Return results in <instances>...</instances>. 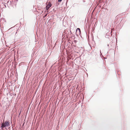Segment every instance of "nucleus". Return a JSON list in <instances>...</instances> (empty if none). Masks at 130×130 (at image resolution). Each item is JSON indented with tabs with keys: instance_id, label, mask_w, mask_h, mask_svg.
<instances>
[{
	"instance_id": "f257e3e1",
	"label": "nucleus",
	"mask_w": 130,
	"mask_h": 130,
	"mask_svg": "<svg viewBox=\"0 0 130 130\" xmlns=\"http://www.w3.org/2000/svg\"><path fill=\"white\" fill-rule=\"evenodd\" d=\"M10 125V122L8 121H6L2 124L1 127L2 129H3L5 127L9 126Z\"/></svg>"
},
{
	"instance_id": "423d86ee",
	"label": "nucleus",
	"mask_w": 130,
	"mask_h": 130,
	"mask_svg": "<svg viewBox=\"0 0 130 130\" xmlns=\"http://www.w3.org/2000/svg\"><path fill=\"white\" fill-rule=\"evenodd\" d=\"M85 2V1H83V2Z\"/></svg>"
},
{
	"instance_id": "7ed1b4c3",
	"label": "nucleus",
	"mask_w": 130,
	"mask_h": 130,
	"mask_svg": "<svg viewBox=\"0 0 130 130\" xmlns=\"http://www.w3.org/2000/svg\"><path fill=\"white\" fill-rule=\"evenodd\" d=\"M76 32L80 34L81 33V31L80 29L78 28H77L76 29Z\"/></svg>"
},
{
	"instance_id": "20e7f679",
	"label": "nucleus",
	"mask_w": 130,
	"mask_h": 130,
	"mask_svg": "<svg viewBox=\"0 0 130 130\" xmlns=\"http://www.w3.org/2000/svg\"><path fill=\"white\" fill-rule=\"evenodd\" d=\"M78 61V62L77 63V60H74V62L75 63V64L77 65V64H78V63L79 62V61Z\"/></svg>"
},
{
	"instance_id": "f03ea898",
	"label": "nucleus",
	"mask_w": 130,
	"mask_h": 130,
	"mask_svg": "<svg viewBox=\"0 0 130 130\" xmlns=\"http://www.w3.org/2000/svg\"><path fill=\"white\" fill-rule=\"evenodd\" d=\"M51 6L52 4L51 3L49 2L46 6V9L47 10H48Z\"/></svg>"
},
{
	"instance_id": "39448f33",
	"label": "nucleus",
	"mask_w": 130,
	"mask_h": 130,
	"mask_svg": "<svg viewBox=\"0 0 130 130\" xmlns=\"http://www.w3.org/2000/svg\"><path fill=\"white\" fill-rule=\"evenodd\" d=\"M62 0H58L59 2H60L62 1Z\"/></svg>"
}]
</instances>
